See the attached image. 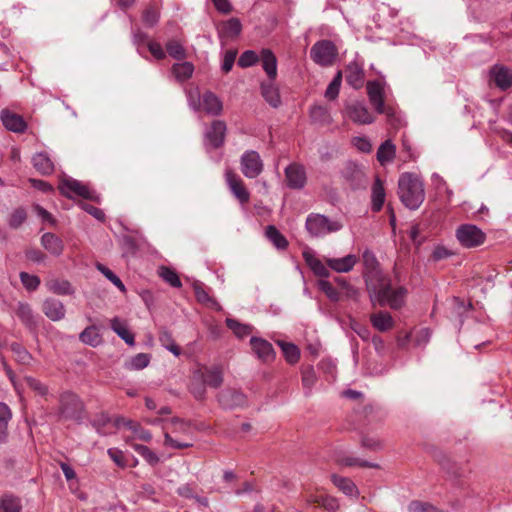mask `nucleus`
<instances>
[{"instance_id": "nucleus-1", "label": "nucleus", "mask_w": 512, "mask_h": 512, "mask_svg": "<svg viewBox=\"0 0 512 512\" xmlns=\"http://www.w3.org/2000/svg\"><path fill=\"white\" fill-rule=\"evenodd\" d=\"M368 292L381 306L388 305L392 309H399L404 305L407 289L403 286L393 288L390 279L386 277L379 283L368 280Z\"/></svg>"}, {"instance_id": "nucleus-2", "label": "nucleus", "mask_w": 512, "mask_h": 512, "mask_svg": "<svg viewBox=\"0 0 512 512\" xmlns=\"http://www.w3.org/2000/svg\"><path fill=\"white\" fill-rule=\"evenodd\" d=\"M398 195L407 208L415 210L425 199L424 186L421 179L413 173H403L398 180Z\"/></svg>"}, {"instance_id": "nucleus-3", "label": "nucleus", "mask_w": 512, "mask_h": 512, "mask_svg": "<svg viewBox=\"0 0 512 512\" xmlns=\"http://www.w3.org/2000/svg\"><path fill=\"white\" fill-rule=\"evenodd\" d=\"M343 227L337 220H331L322 214H310L306 219V229L314 237H322L337 232Z\"/></svg>"}, {"instance_id": "nucleus-4", "label": "nucleus", "mask_w": 512, "mask_h": 512, "mask_svg": "<svg viewBox=\"0 0 512 512\" xmlns=\"http://www.w3.org/2000/svg\"><path fill=\"white\" fill-rule=\"evenodd\" d=\"M338 51L335 44L330 40L316 42L311 50V59L320 66H330L337 57Z\"/></svg>"}, {"instance_id": "nucleus-5", "label": "nucleus", "mask_w": 512, "mask_h": 512, "mask_svg": "<svg viewBox=\"0 0 512 512\" xmlns=\"http://www.w3.org/2000/svg\"><path fill=\"white\" fill-rule=\"evenodd\" d=\"M456 238L465 248H475L485 242L486 234L473 224H462L456 230Z\"/></svg>"}, {"instance_id": "nucleus-6", "label": "nucleus", "mask_w": 512, "mask_h": 512, "mask_svg": "<svg viewBox=\"0 0 512 512\" xmlns=\"http://www.w3.org/2000/svg\"><path fill=\"white\" fill-rule=\"evenodd\" d=\"M240 166L245 177L254 179L262 173L264 164L257 151L248 150L242 154Z\"/></svg>"}, {"instance_id": "nucleus-7", "label": "nucleus", "mask_w": 512, "mask_h": 512, "mask_svg": "<svg viewBox=\"0 0 512 512\" xmlns=\"http://www.w3.org/2000/svg\"><path fill=\"white\" fill-rule=\"evenodd\" d=\"M61 193L69 198L72 197L73 194L80 196L84 199L98 202L99 197L89 189L82 182L69 178L64 179L59 186Z\"/></svg>"}, {"instance_id": "nucleus-8", "label": "nucleus", "mask_w": 512, "mask_h": 512, "mask_svg": "<svg viewBox=\"0 0 512 512\" xmlns=\"http://www.w3.org/2000/svg\"><path fill=\"white\" fill-rule=\"evenodd\" d=\"M82 407V402L75 393L66 391L61 394L59 411L64 418H79Z\"/></svg>"}, {"instance_id": "nucleus-9", "label": "nucleus", "mask_w": 512, "mask_h": 512, "mask_svg": "<svg viewBox=\"0 0 512 512\" xmlns=\"http://www.w3.org/2000/svg\"><path fill=\"white\" fill-rule=\"evenodd\" d=\"M362 260L364 265V277L366 286L368 287V280L372 283H379L380 280L386 278L379 270V262L375 254L370 249H365L362 254Z\"/></svg>"}, {"instance_id": "nucleus-10", "label": "nucleus", "mask_w": 512, "mask_h": 512, "mask_svg": "<svg viewBox=\"0 0 512 512\" xmlns=\"http://www.w3.org/2000/svg\"><path fill=\"white\" fill-rule=\"evenodd\" d=\"M195 372L196 378L202 380L210 388L217 389L223 384L224 374L221 366H202Z\"/></svg>"}, {"instance_id": "nucleus-11", "label": "nucleus", "mask_w": 512, "mask_h": 512, "mask_svg": "<svg viewBox=\"0 0 512 512\" xmlns=\"http://www.w3.org/2000/svg\"><path fill=\"white\" fill-rule=\"evenodd\" d=\"M225 180L235 198L241 203L246 204L250 200V193L244 186L242 179L232 170L225 171Z\"/></svg>"}, {"instance_id": "nucleus-12", "label": "nucleus", "mask_w": 512, "mask_h": 512, "mask_svg": "<svg viewBox=\"0 0 512 512\" xmlns=\"http://www.w3.org/2000/svg\"><path fill=\"white\" fill-rule=\"evenodd\" d=\"M347 117L357 124H371L374 122L373 115L369 112L364 103L355 101L348 103L345 107Z\"/></svg>"}, {"instance_id": "nucleus-13", "label": "nucleus", "mask_w": 512, "mask_h": 512, "mask_svg": "<svg viewBox=\"0 0 512 512\" xmlns=\"http://www.w3.org/2000/svg\"><path fill=\"white\" fill-rule=\"evenodd\" d=\"M287 186L291 189H302L306 184V171L303 165L291 163L285 168Z\"/></svg>"}, {"instance_id": "nucleus-14", "label": "nucleus", "mask_w": 512, "mask_h": 512, "mask_svg": "<svg viewBox=\"0 0 512 512\" xmlns=\"http://www.w3.org/2000/svg\"><path fill=\"white\" fill-rule=\"evenodd\" d=\"M218 402L224 409H234L245 405L246 396L239 390L226 388L218 394Z\"/></svg>"}, {"instance_id": "nucleus-15", "label": "nucleus", "mask_w": 512, "mask_h": 512, "mask_svg": "<svg viewBox=\"0 0 512 512\" xmlns=\"http://www.w3.org/2000/svg\"><path fill=\"white\" fill-rule=\"evenodd\" d=\"M364 70L356 61L350 62L345 68V79L348 85L354 89H360L364 83Z\"/></svg>"}, {"instance_id": "nucleus-16", "label": "nucleus", "mask_w": 512, "mask_h": 512, "mask_svg": "<svg viewBox=\"0 0 512 512\" xmlns=\"http://www.w3.org/2000/svg\"><path fill=\"white\" fill-rule=\"evenodd\" d=\"M225 132L226 124L220 120L214 121L205 134L206 143L213 148L220 147L224 143Z\"/></svg>"}, {"instance_id": "nucleus-17", "label": "nucleus", "mask_w": 512, "mask_h": 512, "mask_svg": "<svg viewBox=\"0 0 512 512\" xmlns=\"http://www.w3.org/2000/svg\"><path fill=\"white\" fill-rule=\"evenodd\" d=\"M367 94L371 105L376 112L384 111V88L379 81H369L367 83Z\"/></svg>"}, {"instance_id": "nucleus-18", "label": "nucleus", "mask_w": 512, "mask_h": 512, "mask_svg": "<svg viewBox=\"0 0 512 512\" xmlns=\"http://www.w3.org/2000/svg\"><path fill=\"white\" fill-rule=\"evenodd\" d=\"M0 118L4 127L14 133H23L27 128V124L22 116L9 110H3Z\"/></svg>"}, {"instance_id": "nucleus-19", "label": "nucleus", "mask_w": 512, "mask_h": 512, "mask_svg": "<svg viewBox=\"0 0 512 512\" xmlns=\"http://www.w3.org/2000/svg\"><path fill=\"white\" fill-rule=\"evenodd\" d=\"M114 425L117 428H120L122 426L128 428L133 434L134 437L137 439H140L145 442H149L152 439L151 433L142 428L141 425L138 422H134L132 420H128L124 417H116L114 420Z\"/></svg>"}, {"instance_id": "nucleus-20", "label": "nucleus", "mask_w": 512, "mask_h": 512, "mask_svg": "<svg viewBox=\"0 0 512 512\" xmlns=\"http://www.w3.org/2000/svg\"><path fill=\"white\" fill-rule=\"evenodd\" d=\"M250 344L252 347V350L257 355V357L264 361L269 362L274 359L275 352L272 347V344L269 343L267 340L257 337H252L250 339Z\"/></svg>"}, {"instance_id": "nucleus-21", "label": "nucleus", "mask_w": 512, "mask_h": 512, "mask_svg": "<svg viewBox=\"0 0 512 512\" xmlns=\"http://www.w3.org/2000/svg\"><path fill=\"white\" fill-rule=\"evenodd\" d=\"M358 262V258L356 255L349 254L342 258H327L326 264L327 266L334 270L337 273H347L350 272L356 263Z\"/></svg>"}, {"instance_id": "nucleus-22", "label": "nucleus", "mask_w": 512, "mask_h": 512, "mask_svg": "<svg viewBox=\"0 0 512 512\" xmlns=\"http://www.w3.org/2000/svg\"><path fill=\"white\" fill-rule=\"evenodd\" d=\"M490 76L495 85L502 90L512 86V70L505 66L495 65L490 71Z\"/></svg>"}, {"instance_id": "nucleus-23", "label": "nucleus", "mask_w": 512, "mask_h": 512, "mask_svg": "<svg viewBox=\"0 0 512 512\" xmlns=\"http://www.w3.org/2000/svg\"><path fill=\"white\" fill-rule=\"evenodd\" d=\"M44 314L52 321H59L65 317V307L63 303L57 299H47L43 303Z\"/></svg>"}, {"instance_id": "nucleus-24", "label": "nucleus", "mask_w": 512, "mask_h": 512, "mask_svg": "<svg viewBox=\"0 0 512 512\" xmlns=\"http://www.w3.org/2000/svg\"><path fill=\"white\" fill-rule=\"evenodd\" d=\"M262 67L269 80L274 81L277 77V58L270 49H262L260 54Z\"/></svg>"}, {"instance_id": "nucleus-25", "label": "nucleus", "mask_w": 512, "mask_h": 512, "mask_svg": "<svg viewBox=\"0 0 512 512\" xmlns=\"http://www.w3.org/2000/svg\"><path fill=\"white\" fill-rule=\"evenodd\" d=\"M41 244L46 251L54 256L62 254L64 249L63 241L53 233H45L41 237Z\"/></svg>"}, {"instance_id": "nucleus-26", "label": "nucleus", "mask_w": 512, "mask_h": 512, "mask_svg": "<svg viewBox=\"0 0 512 512\" xmlns=\"http://www.w3.org/2000/svg\"><path fill=\"white\" fill-rule=\"evenodd\" d=\"M303 258L309 268L313 271L316 276L327 278L330 275L327 264L323 263L319 258L313 255L311 252H303Z\"/></svg>"}, {"instance_id": "nucleus-27", "label": "nucleus", "mask_w": 512, "mask_h": 512, "mask_svg": "<svg viewBox=\"0 0 512 512\" xmlns=\"http://www.w3.org/2000/svg\"><path fill=\"white\" fill-rule=\"evenodd\" d=\"M12 419V411L9 406L0 402V444H4L9 438V423Z\"/></svg>"}, {"instance_id": "nucleus-28", "label": "nucleus", "mask_w": 512, "mask_h": 512, "mask_svg": "<svg viewBox=\"0 0 512 512\" xmlns=\"http://www.w3.org/2000/svg\"><path fill=\"white\" fill-rule=\"evenodd\" d=\"M16 315L29 330L36 329V317L34 316L31 307L27 303H18L16 308Z\"/></svg>"}, {"instance_id": "nucleus-29", "label": "nucleus", "mask_w": 512, "mask_h": 512, "mask_svg": "<svg viewBox=\"0 0 512 512\" xmlns=\"http://www.w3.org/2000/svg\"><path fill=\"white\" fill-rule=\"evenodd\" d=\"M370 321L375 329L385 332L393 328L394 320L388 312L380 311L370 316Z\"/></svg>"}, {"instance_id": "nucleus-30", "label": "nucleus", "mask_w": 512, "mask_h": 512, "mask_svg": "<svg viewBox=\"0 0 512 512\" xmlns=\"http://www.w3.org/2000/svg\"><path fill=\"white\" fill-rule=\"evenodd\" d=\"M371 192L372 210L374 212H379L384 205L386 196L383 182L379 178H376L374 181Z\"/></svg>"}, {"instance_id": "nucleus-31", "label": "nucleus", "mask_w": 512, "mask_h": 512, "mask_svg": "<svg viewBox=\"0 0 512 512\" xmlns=\"http://www.w3.org/2000/svg\"><path fill=\"white\" fill-rule=\"evenodd\" d=\"M32 163L34 168L42 175H49L54 171V164L46 153H36L32 158Z\"/></svg>"}, {"instance_id": "nucleus-32", "label": "nucleus", "mask_w": 512, "mask_h": 512, "mask_svg": "<svg viewBox=\"0 0 512 512\" xmlns=\"http://www.w3.org/2000/svg\"><path fill=\"white\" fill-rule=\"evenodd\" d=\"M203 110L211 115H219L223 109L222 102L212 92H206L202 97Z\"/></svg>"}, {"instance_id": "nucleus-33", "label": "nucleus", "mask_w": 512, "mask_h": 512, "mask_svg": "<svg viewBox=\"0 0 512 512\" xmlns=\"http://www.w3.org/2000/svg\"><path fill=\"white\" fill-rule=\"evenodd\" d=\"M396 155V146L391 140L384 141L377 150V160L382 166L393 161Z\"/></svg>"}, {"instance_id": "nucleus-34", "label": "nucleus", "mask_w": 512, "mask_h": 512, "mask_svg": "<svg viewBox=\"0 0 512 512\" xmlns=\"http://www.w3.org/2000/svg\"><path fill=\"white\" fill-rule=\"evenodd\" d=\"M262 96L274 108L281 104L280 94L278 88L270 80L268 83L261 84Z\"/></svg>"}, {"instance_id": "nucleus-35", "label": "nucleus", "mask_w": 512, "mask_h": 512, "mask_svg": "<svg viewBox=\"0 0 512 512\" xmlns=\"http://www.w3.org/2000/svg\"><path fill=\"white\" fill-rule=\"evenodd\" d=\"M308 501L311 503H316V504L320 505L321 507H323L324 509H326L329 512H337V510L339 508V503L336 500V498L329 496V495L312 494L309 496Z\"/></svg>"}, {"instance_id": "nucleus-36", "label": "nucleus", "mask_w": 512, "mask_h": 512, "mask_svg": "<svg viewBox=\"0 0 512 512\" xmlns=\"http://www.w3.org/2000/svg\"><path fill=\"white\" fill-rule=\"evenodd\" d=\"M265 236L277 249L284 250L288 247L287 239L274 225L266 227Z\"/></svg>"}, {"instance_id": "nucleus-37", "label": "nucleus", "mask_w": 512, "mask_h": 512, "mask_svg": "<svg viewBox=\"0 0 512 512\" xmlns=\"http://www.w3.org/2000/svg\"><path fill=\"white\" fill-rule=\"evenodd\" d=\"M111 329L128 345H134V335L130 333L125 325V323L115 317L111 320Z\"/></svg>"}, {"instance_id": "nucleus-38", "label": "nucleus", "mask_w": 512, "mask_h": 512, "mask_svg": "<svg viewBox=\"0 0 512 512\" xmlns=\"http://www.w3.org/2000/svg\"><path fill=\"white\" fill-rule=\"evenodd\" d=\"M333 484L348 496H354L357 494L356 485L349 478L342 477L336 474L331 476Z\"/></svg>"}, {"instance_id": "nucleus-39", "label": "nucleus", "mask_w": 512, "mask_h": 512, "mask_svg": "<svg viewBox=\"0 0 512 512\" xmlns=\"http://www.w3.org/2000/svg\"><path fill=\"white\" fill-rule=\"evenodd\" d=\"M194 71V66L190 62L176 63L172 67V73L176 80L184 82L188 80Z\"/></svg>"}, {"instance_id": "nucleus-40", "label": "nucleus", "mask_w": 512, "mask_h": 512, "mask_svg": "<svg viewBox=\"0 0 512 512\" xmlns=\"http://www.w3.org/2000/svg\"><path fill=\"white\" fill-rule=\"evenodd\" d=\"M310 117L314 123L325 125L330 124L332 117L328 109L321 105L313 106L310 109Z\"/></svg>"}, {"instance_id": "nucleus-41", "label": "nucleus", "mask_w": 512, "mask_h": 512, "mask_svg": "<svg viewBox=\"0 0 512 512\" xmlns=\"http://www.w3.org/2000/svg\"><path fill=\"white\" fill-rule=\"evenodd\" d=\"M131 447L141 455L145 461H147L150 465H156L159 462V457L147 446L142 444L131 443L130 438H126L125 440Z\"/></svg>"}, {"instance_id": "nucleus-42", "label": "nucleus", "mask_w": 512, "mask_h": 512, "mask_svg": "<svg viewBox=\"0 0 512 512\" xmlns=\"http://www.w3.org/2000/svg\"><path fill=\"white\" fill-rule=\"evenodd\" d=\"M20 498L13 495H4L0 498V512H21Z\"/></svg>"}, {"instance_id": "nucleus-43", "label": "nucleus", "mask_w": 512, "mask_h": 512, "mask_svg": "<svg viewBox=\"0 0 512 512\" xmlns=\"http://www.w3.org/2000/svg\"><path fill=\"white\" fill-rule=\"evenodd\" d=\"M79 339L82 343L90 345L92 347L97 346L101 342V336L95 326L86 327L79 335Z\"/></svg>"}, {"instance_id": "nucleus-44", "label": "nucleus", "mask_w": 512, "mask_h": 512, "mask_svg": "<svg viewBox=\"0 0 512 512\" xmlns=\"http://www.w3.org/2000/svg\"><path fill=\"white\" fill-rule=\"evenodd\" d=\"M159 342L165 349L170 351L174 356L178 357L181 354L180 348L176 345L172 334L168 330L162 329L160 331Z\"/></svg>"}, {"instance_id": "nucleus-45", "label": "nucleus", "mask_w": 512, "mask_h": 512, "mask_svg": "<svg viewBox=\"0 0 512 512\" xmlns=\"http://www.w3.org/2000/svg\"><path fill=\"white\" fill-rule=\"evenodd\" d=\"M301 374L305 395L309 396L311 394L312 388L317 382L316 372L313 366H307L302 369Z\"/></svg>"}, {"instance_id": "nucleus-46", "label": "nucleus", "mask_w": 512, "mask_h": 512, "mask_svg": "<svg viewBox=\"0 0 512 512\" xmlns=\"http://www.w3.org/2000/svg\"><path fill=\"white\" fill-rule=\"evenodd\" d=\"M206 386L202 380L196 378V372H194L189 391L196 400L203 401L206 398Z\"/></svg>"}, {"instance_id": "nucleus-47", "label": "nucleus", "mask_w": 512, "mask_h": 512, "mask_svg": "<svg viewBox=\"0 0 512 512\" xmlns=\"http://www.w3.org/2000/svg\"><path fill=\"white\" fill-rule=\"evenodd\" d=\"M242 30V24L237 18H230L221 26V32L227 37H237Z\"/></svg>"}, {"instance_id": "nucleus-48", "label": "nucleus", "mask_w": 512, "mask_h": 512, "mask_svg": "<svg viewBox=\"0 0 512 512\" xmlns=\"http://www.w3.org/2000/svg\"><path fill=\"white\" fill-rule=\"evenodd\" d=\"M226 324L238 338H244L252 332V326L242 324L235 319L227 318Z\"/></svg>"}, {"instance_id": "nucleus-49", "label": "nucleus", "mask_w": 512, "mask_h": 512, "mask_svg": "<svg viewBox=\"0 0 512 512\" xmlns=\"http://www.w3.org/2000/svg\"><path fill=\"white\" fill-rule=\"evenodd\" d=\"M280 345L282 352L284 354L285 359L291 363L294 364L298 361L300 357V351L296 345L293 343H287V342H278Z\"/></svg>"}, {"instance_id": "nucleus-50", "label": "nucleus", "mask_w": 512, "mask_h": 512, "mask_svg": "<svg viewBox=\"0 0 512 512\" xmlns=\"http://www.w3.org/2000/svg\"><path fill=\"white\" fill-rule=\"evenodd\" d=\"M159 276L172 287L179 288L182 286L181 280L177 273L169 267L161 266L159 268Z\"/></svg>"}, {"instance_id": "nucleus-51", "label": "nucleus", "mask_w": 512, "mask_h": 512, "mask_svg": "<svg viewBox=\"0 0 512 512\" xmlns=\"http://www.w3.org/2000/svg\"><path fill=\"white\" fill-rule=\"evenodd\" d=\"M151 360V356L147 353H139L132 357L127 364V368L130 370H141L146 368Z\"/></svg>"}, {"instance_id": "nucleus-52", "label": "nucleus", "mask_w": 512, "mask_h": 512, "mask_svg": "<svg viewBox=\"0 0 512 512\" xmlns=\"http://www.w3.org/2000/svg\"><path fill=\"white\" fill-rule=\"evenodd\" d=\"M48 285L50 291L58 295H70L73 293L71 284L66 280H53Z\"/></svg>"}, {"instance_id": "nucleus-53", "label": "nucleus", "mask_w": 512, "mask_h": 512, "mask_svg": "<svg viewBox=\"0 0 512 512\" xmlns=\"http://www.w3.org/2000/svg\"><path fill=\"white\" fill-rule=\"evenodd\" d=\"M342 82V73L339 71L333 80L329 83L326 91H325V97L328 100H335L338 97L340 86Z\"/></svg>"}, {"instance_id": "nucleus-54", "label": "nucleus", "mask_w": 512, "mask_h": 512, "mask_svg": "<svg viewBox=\"0 0 512 512\" xmlns=\"http://www.w3.org/2000/svg\"><path fill=\"white\" fill-rule=\"evenodd\" d=\"M27 386L39 396H47L49 393L48 386L34 377H25Z\"/></svg>"}, {"instance_id": "nucleus-55", "label": "nucleus", "mask_w": 512, "mask_h": 512, "mask_svg": "<svg viewBox=\"0 0 512 512\" xmlns=\"http://www.w3.org/2000/svg\"><path fill=\"white\" fill-rule=\"evenodd\" d=\"M167 52L171 57L177 60H182L185 58L186 53L182 44L177 40H170L166 44Z\"/></svg>"}, {"instance_id": "nucleus-56", "label": "nucleus", "mask_w": 512, "mask_h": 512, "mask_svg": "<svg viewBox=\"0 0 512 512\" xmlns=\"http://www.w3.org/2000/svg\"><path fill=\"white\" fill-rule=\"evenodd\" d=\"M340 465L343 466H360V467H369V468H378L379 465L376 463H371L365 460H361L359 458H355L352 456L342 457L338 459Z\"/></svg>"}, {"instance_id": "nucleus-57", "label": "nucleus", "mask_w": 512, "mask_h": 512, "mask_svg": "<svg viewBox=\"0 0 512 512\" xmlns=\"http://www.w3.org/2000/svg\"><path fill=\"white\" fill-rule=\"evenodd\" d=\"M259 58L260 56H258L255 51L247 50L239 57L238 65L242 68H247L256 64L259 61Z\"/></svg>"}, {"instance_id": "nucleus-58", "label": "nucleus", "mask_w": 512, "mask_h": 512, "mask_svg": "<svg viewBox=\"0 0 512 512\" xmlns=\"http://www.w3.org/2000/svg\"><path fill=\"white\" fill-rule=\"evenodd\" d=\"M319 289L332 301H338L340 294L336 288L327 280H319Z\"/></svg>"}, {"instance_id": "nucleus-59", "label": "nucleus", "mask_w": 512, "mask_h": 512, "mask_svg": "<svg viewBox=\"0 0 512 512\" xmlns=\"http://www.w3.org/2000/svg\"><path fill=\"white\" fill-rule=\"evenodd\" d=\"M11 351L15 355L18 362L22 364H28L31 360L29 352L18 343L11 344Z\"/></svg>"}, {"instance_id": "nucleus-60", "label": "nucleus", "mask_w": 512, "mask_h": 512, "mask_svg": "<svg viewBox=\"0 0 512 512\" xmlns=\"http://www.w3.org/2000/svg\"><path fill=\"white\" fill-rule=\"evenodd\" d=\"M409 512H442L437 509L435 506L422 502V501H412L408 506Z\"/></svg>"}, {"instance_id": "nucleus-61", "label": "nucleus", "mask_w": 512, "mask_h": 512, "mask_svg": "<svg viewBox=\"0 0 512 512\" xmlns=\"http://www.w3.org/2000/svg\"><path fill=\"white\" fill-rule=\"evenodd\" d=\"M27 214L25 209L17 208L15 209L9 219V226L12 228L20 227L26 220Z\"/></svg>"}, {"instance_id": "nucleus-62", "label": "nucleus", "mask_w": 512, "mask_h": 512, "mask_svg": "<svg viewBox=\"0 0 512 512\" xmlns=\"http://www.w3.org/2000/svg\"><path fill=\"white\" fill-rule=\"evenodd\" d=\"M20 279L23 286L30 291L36 290L40 285V279L35 275H30L26 272L20 273Z\"/></svg>"}, {"instance_id": "nucleus-63", "label": "nucleus", "mask_w": 512, "mask_h": 512, "mask_svg": "<svg viewBox=\"0 0 512 512\" xmlns=\"http://www.w3.org/2000/svg\"><path fill=\"white\" fill-rule=\"evenodd\" d=\"M160 18L159 11L155 7H148L142 15L143 22L147 26H154L158 23Z\"/></svg>"}, {"instance_id": "nucleus-64", "label": "nucleus", "mask_w": 512, "mask_h": 512, "mask_svg": "<svg viewBox=\"0 0 512 512\" xmlns=\"http://www.w3.org/2000/svg\"><path fill=\"white\" fill-rule=\"evenodd\" d=\"M111 421L110 417L106 413H101L97 415L93 421L92 425L96 429L97 433L100 435H107V433L104 431V427L109 424Z\"/></svg>"}]
</instances>
